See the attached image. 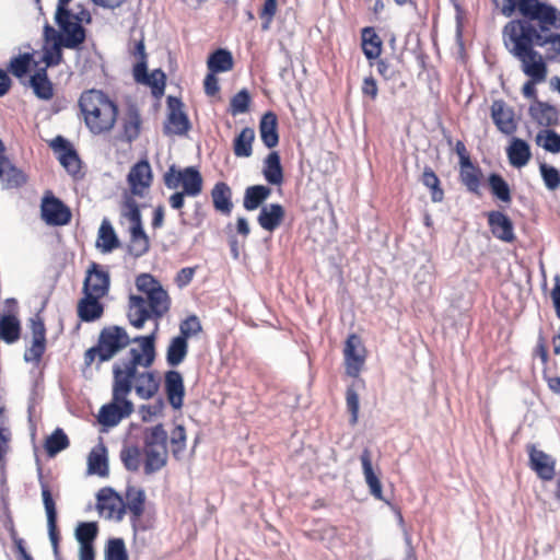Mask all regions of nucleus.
Returning a JSON list of instances; mask_svg holds the SVG:
<instances>
[{
    "label": "nucleus",
    "mask_w": 560,
    "mask_h": 560,
    "mask_svg": "<svg viewBox=\"0 0 560 560\" xmlns=\"http://www.w3.org/2000/svg\"><path fill=\"white\" fill-rule=\"evenodd\" d=\"M200 330V322L196 316H191L180 323L179 335L177 337L184 338V340L187 341L189 338L198 335Z\"/></svg>",
    "instance_id": "e2e57ef3"
},
{
    "label": "nucleus",
    "mask_w": 560,
    "mask_h": 560,
    "mask_svg": "<svg viewBox=\"0 0 560 560\" xmlns=\"http://www.w3.org/2000/svg\"><path fill=\"white\" fill-rule=\"evenodd\" d=\"M264 176L269 184L280 185L283 180V172L280 163V156L277 152L268 154L264 162Z\"/></svg>",
    "instance_id": "72a5a7b5"
},
{
    "label": "nucleus",
    "mask_w": 560,
    "mask_h": 560,
    "mask_svg": "<svg viewBox=\"0 0 560 560\" xmlns=\"http://www.w3.org/2000/svg\"><path fill=\"white\" fill-rule=\"evenodd\" d=\"M42 219L48 225H66L71 219L70 209L58 198L48 194L40 205Z\"/></svg>",
    "instance_id": "f8f14e48"
},
{
    "label": "nucleus",
    "mask_w": 560,
    "mask_h": 560,
    "mask_svg": "<svg viewBox=\"0 0 560 560\" xmlns=\"http://www.w3.org/2000/svg\"><path fill=\"white\" fill-rule=\"evenodd\" d=\"M460 177L463 184L470 190L477 191L479 187V176L476 168L471 165L467 156H462Z\"/></svg>",
    "instance_id": "de8ad7c7"
},
{
    "label": "nucleus",
    "mask_w": 560,
    "mask_h": 560,
    "mask_svg": "<svg viewBox=\"0 0 560 560\" xmlns=\"http://www.w3.org/2000/svg\"><path fill=\"white\" fill-rule=\"evenodd\" d=\"M283 215L284 210L280 205L264 206L258 215V223L264 230L272 232L281 224Z\"/></svg>",
    "instance_id": "c85d7f7f"
},
{
    "label": "nucleus",
    "mask_w": 560,
    "mask_h": 560,
    "mask_svg": "<svg viewBox=\"0 0 560 560\" xmlns=\"http://www.w3.org/2000/svg\"><path fill=\"white\" fill-rule=\"evenodd\" d=\"M98 298L84 294V298L78 304L79 317L84 322H92L101 317L103 306Z\"/></svg>",
    "instance_id": "473e14b6"
},
{
    "label": "nucleus",
    "mask_w": 560,
    "mask_h": 560,
    "mask_svg": "<svg viewBox=\"0 0 560 560\" xmlns=\"http://www.w3.org/2000/svg\"><path fill=\"white\" fill-rule=\"evenodd\" d=\"M137 289L143 293L147 304L155 316H162L170 307V299L161 283L150 273H141L136 279Z\"/></svg>",
    "instance_id": "0eeeda50"
},
{
    "label": "nucleus",
    "mask_w": 560,
    "mask_h": 560,
    "mask_svg": "<svg viewBox=\"0 0 560 560\" xmlns=\"http://www.w3.org/2000/svg\"><path fill=\"white\" fill-rule=\"evenodd\" d=\"M347 408L351 415L350 422L355 424L359 417V395L352 387H348L346 395Z\"/></svg>",
    "instance_id": "774afa93"
},
{
    "label": "nucleus",
    "mask_w": 560,
    "mask_h": 560,
    "mask_svg": "<svg viewBox=\"0 0 560 560\" xmlns=\"http://www.w3.org/2000/svg\"><path fill=\"white\" fill-rule=\"evenodd\" d=\"M141 119L137 110L130 109L124 118V136L128 141L138 138L140 133Z\"/></svg>",
    "instance_id": "8fccbe9b"
},
{
    "label": "nucleus",
    "mask_w": 560,
    "mask_h": 560,
    "mask_svg": "<svg viewBox=\"0 0 560 560\" xmlns=\"http://www.w3.org/2000/svg\"><path fill=\"white\" fill-rule=\"evenodd\" d=\"M518 11L533 20H538L542 28L560 27V12L548 4L537 0H520Z\"/></svg>",
    "instance_id": "9d476101"
},
{
    "label": "nucleus",
    "mask_w": 560,
    "mask_h": 560,
    "mask_svg": "<svg viewBox=\"0 0 560 560\" xmlns=\"http://www.w3.org/2000/svg\"><path fill=\"white\" fill-rule=\"evenodd\" d=\"M489 225L493 235L504 242H511L514 238L513 224L511 220L501 212L489 213Z\"/></svg>",
    "instance_id": "cd10ccee"
},
{
    "label": "nucleus",
    "mask_w": 560,
    "mask_h": 560,
    "mask_svg": "<svg viewBox=\"0 0 560 560\" xmlns=\"http://www.w3.org/2000/svg\"><path fill=\"white\" fill-rule=\"evenodd\" d=\"M128 396L113 388L112 401L100 409L98 422L105 427H115L122 419L128 418L135 409Z\"/></svg>",
    "instance_id": "1a4fd4ad"
},
{
    "label": "nucleus",
    "mask_w": 560,
    "mask_h": 560,
    "mask_svg": "<svg viewBox=\"0 0 560 560\" xmlns=\"http://www.w3.org/2000/svg\"><path fill=\"white\" fill-rule=\"evenodd\" d=\"M271 189L264 185L250 186L245 190L244 208L248 211L256 210L269 198Z\"/></svg>",
    "instance_id": "c9c22d12"
},
{
    "label": "nucleus",
    "mask_w": 560,
    "mask_h": 560,
    "mask_svg": "<svg viewBox=\"0 0 560 560\" xmlns=\"http://www.w3.org/2000/svg\"><path fill=\"white\" fill-rule=\"evenodd\" d=\"M97 535V525L96 523H81L78 525L75 529V538L79 544H89L93 542Z\"/></svg>",
    "instance_id": "bf43d9fd"
},
{
    "label": "nucleus",
    "mask_w": 560,
    "mask_h": 560,
    "mask_svg": "<svg viewBox=\"0 0 560 560\" xmlns=\"http://www.w3.org/2000/svg\"><path fill=\"white\" fill-rule=\"evenodd\" d=\"M69 444L67 435L57 429L50 436L47 438L45 447L50 456L56 455L60 451L65 450Z\"/></svg>",
    "instance_id": "864d4df0"
},
{
    "label": "nucleus",
    "mask_w": 560,
    "mask_h": 560,
    "mask_svg": "<svg viewBox=\"0 0 560 560\" xmlns=\"http://www.w3.org/2000/svg\"><path fill=\"white\" fill-rule=\"evenodd\" d=\"M506 152L511 165L517 168L525 166L532 156L528 143L518 138L512 139Z\"/></svg>",
    "instance_id": "c756f323"
},
{
    "label": "nucleus",
    "mask_w": 560,
    "mask_h": 560,
    "mask_svg": "<svg viewBox=\"0 0 560 560\" xmlns=\"http://www.w3.org/2000/svg\"><path fill=\"white\" fill-rule=\"evenodd\" d=\"M130 52L135 59V80L138 83L150 86L152 89V93L155 96L162 95L165 88V74L161 70H154L151 73L147 72V54L142 38L135 43V46L130 49Z\"/></svg>",
    "instance_id": "39448f33"
},
{
    "label": "nucleus",
    "mask_w": 560,
    "mask_h": 560,
    "mask_svg": "<svg viewBox=\"0 0 560 560\" xmlns=\"http://www.w3.org/2000/svg\"><path fill=\"white\" fill-rule=\"evenodd\" d=\"M188 352V342L184 338L174 337L166 349V361L171 366L179 365Z\"/></svg>",
    "instance_id": "e433bc0d"
},
{
    "label": "nucleus",
    "mask_w": 560,
    "mask_h": 560,
    "mask_svg": "<svg viewBox=\"0 0 560 560\" xmlns=\"http://www.w3.org/2000/svg\"><path fill=\"white\" fill-rule=\"evenodd\" d=\"M10 441L11 430L8 424V419L4 411L0 409V462L9 451Z\"/></svg>",
    "instance_id": "13d9d810"
},
{
    "label": "nucleus",
    "mask_w": 560,
    "mask_h": 560,
    "mask_svg": "<svg viewBox=\"0 0 560 560\" xmlns=\"http://www.w3.org/2000/svg\"><path fill=\"white\" fill-rule=\"evenodd\" d=\"M85 126L93 135H102L113 129L117 120L116 104L102 91L89 90L79 101Z\"/></svg>",
    "instance_id": "f03ea898"
},
{
    "label": "nucleus",
    "mask_w": 560,
    "mask_h": 560,
    "mask_svg": "<svg viewBox=\"0 0 560 560\" xmlns=\"http://www.w3.org/2000/svg\"><path fill=\"white\" fill-rule=\"evenodd\" d=\"M530 468L542 480H551L556 475V460L547 453L536 448L534 445L528 447Z\"/></svg>",
    "instance_id": "a211bd4d"
},
{
    "label": "nucleus",
    "mask_w": 560,
    "mask_h": 560,
    "mask_svg": "<svg viewBox=\"0 0 560 560\" xmlns=\"http://www.w3.org/2000/svg\"><path fill=\"white\" fill-rule=\"evenodd\" d=\"M43 503L47 516V528L49 539L54 549L55 555L58 551V534H57V511L56 504L51 497V493L47 487L42 488Z\"/></svg>",
    "instance_id": "4be33fe9"
},
{
    "label": "nucleus",
    "mask_w": 560,
    "mask_h": 560,
    "mask_svg": "<svg viewBox=\"0 0 560 560\" xmlns=\"http://www.w3.org/2000/svg\"><path fill=\"white\" fill-rule=\"evenodd\" d=\"M345 361L347 374L357 377L365 362V349L357 335H350L345 346Z\"/></svg>",
    "instance_id": "4468645a"
},
{
    "label": "nucleus",
    "mask_w": 560,
    "mask_h": 560,
    "mask_svg": "<svg viewBox=\"0 0 560 560\" xmlns=\"http://www.w3.org/2000/svg\"><path fill=\"white\" fill-rule=\"evenodd\" d=\"M250 97L246 90L240 91L237 94H235L230 104V110L232 115H240L247 112L249 106Z\"/></svg>",
    "instance_id": "680f3d73"
},
{
    "label": "nucleus",
    "mask_w": 560,
    "mask_h": 560,
    "mask_svg": "<svg viewBox=\"0 0 560 560\" xmlns=\"http://www.w3.org/2000/svg\"><path fill=\"white\" fill-rule=\"evenodd\" d=\"M20 337V323L11 315L0 319V338L8 343L16 341Z\"/></svg>",
    "instance_id": "49530a36"
},
{
    "label": "nucleus",
    "mask_w": 560,
    "mask_h": 560,
    "mask_svg": "<svg viewBox=\"0 0 560 560\" xmlns=\"http://www.w3.org/2000/svg\"><path fill=\"white\" fill-rule=\"evenodd\" d=\"M165 389L167 398L173 408L179 409L184 398L183 377L177 371H170L165 375Z\"/></svg>",
    "instance_id": "393cba45"
},
{
    "label": "nucleus",
    "mask_w": 560,
    "mask_h": 560,
    "mask_svg": "<svg viewBox=\"0 0 560 560\" xmlns=\"http://www.w3.org/2000/svg\"><path fill=\"white\" fill-rule=\"evenodd\" d=\"M97 247L103 253L112 252L114 248L118 246L117 235L108 220H103L96 242Z\"/></svg>",
    "instance_id": "ea45409f"
},
{
    "label": "nucleus",
    "mask_w": 560,
    "mask_h": 560,
    "mask_svg": "<svg viewBox=\"0 0 560 560\" xmlns=\"http://www.w3.org/2000/svg\"><path fill=\"white\" fill-rule=\"evenodd\" d=\"M109 287V276L106 271L93 264L84 281V294L102 299Z\"/></svg>",
    "instance_id": "6ab92c4d"
},
{
    "label": "nucleus",
    "mask_w": 560,
    "mask_h": 560,
    "mask_svg": "<svg viewBox=\"0 0 560 560\" xmlns=\"http://www.w3.org/2000/svg\"><path fill=\"white\" fill-rule=\"evenodd\" d=\"M36 61L30 54H22L11 59L9 69L11 73L18 78L24 77Z\"/></svg>",
    "instance_id": "3c124183"
},
{
    "label": "nucleus",
    "mask_w": 560,
    "mask_h": 560,
    "mask_svg": "<svg viewBox=\"0 0 560 560\" xmlns=\"http://www.w3.org/2000/svg\"><path fill=\"white\" fill-rule=\"evenodd\" d=\"M151 315L154 314L151 312L150 306L147 304L143 296L131 295L129 298L128 318L135 328H142Z\"/></svg>",
    "instance_id": "b1692460"
},
{
    "label": "nucleus",
    "mask_w": 560,
    "mask_h": 560,
    "mask_svg": "<svg viewBox=\"0 0 560 560\" xmlns=\"http://www.w3.org/2000/svg\"><path fill=\"white\" fill-rule=\"evenodd\" d=\"M61 165L67 170L68 173L75 175L80 171V160L75 152L70 149L61 152L58 156Z\"/></svg>",
    "instance_id": "69168bd1"
},
{
    "label": "nucleus",
    "mask_w": 560,
    "mask_h": 560,
    "mask_svg": "<svg viewBox=\"0 0 560 560\" xmlns=\"http://www.w3.org/2000/svg\"><path fill=\"white\" fill-rule=\"evenodd\" d=\"M144 470L152 474L163 468L167 460V433L158 424L144 431Z\"/></svg>",
    "instance_id": "20e7f679"
},
{
    "label": "nucleus",
    "mask_w": 560,
    "mask_h": 560,
    "mask_svg": "<svg viewBox=\"0 0 560 560\" xmlns=\"http://www.w3.org/2000/svg\"><path fill=\"white\" fill-rule=\"evenodd\" d=\"M255 132L252 128H244L234 140V154L237 158H248L253 152Z\"/></svg>",
    "instance_id": "a19ab883"
},
{
    "label": "nucleus",
    "mask_w": 560,
    "mask_h": 560,
    "mask_svg": "<svg viewBox=\"0 0 560 560\" xmlns=\"http://www.w3.org/2000/svg\"><path fill=\"white\" fill-rule=\"evenodd\" d=\"M422 184L431 189V199L433 202L443 200V190L440 188V180L431 168H425L421 178Z\"/></svg>",
    "instance_id": "603ef678"
},
{
    "label": "nucleus",
    "mask_w": 560,
    "mask_h": 560,
    "mask_svg": "<svg viewBox=\"0 0 560 560\" xmlns=\"http://www.w3.org/2000/svg\"><path fill=\"white\" fill-rule=\"evenodd\" d=\"M26 177L22 171L16 168L8 159L0 165V186L3 189L14 188L23 185Z\"/></svg>",
    "instance_id": "7c9ffc66"
},
{
    "label": "nucleus",
    "mask_w": 560,
    "mask_h": 560,
    "mask_svg": "<svg viewBox=\"0 0 560 560\" xmlns=\"http://www.w3.org/2000/svg\"><path fill=\"white\" fill-rule=\"evenodd\" d=\"M536 143L551 153L560 152V136L551 130H540L536 136Z\"/></svg>",
    "instance_id": "09e8293b"
},
{
    "label": "nucleus",
    "mask_w": 560,
    "mask_h": 560,
    "mask_svg": "<svg viewBox=\"0 0 560 560\" xmlns=\"http://www.w3.org/2000/svg\"><path fill=\"white\" fill-rule=\"evenodd\" d=\"M362 49L368 59H376L382 51V40L372 27L362 30Z\"/></svg>",
    "instance_id": "4c0bfd02"
},
{
    "label": "nucleus",
    "mask_w": 560,
    "mask_h": 560,
    "mask_svg": "<svg viewBox=\"0 0 560 560\" xmlns=\"http://www.w3.org/2000/svg\"><path fill=\"white\" fill-rule=\"evenodd\" d=\"M261 141L268 148H273L278 144L279 137L277 132V117L272 113H266L259 126Z\"/></svg>",
    "instance_id": "2f4dec72"
},
{
    "label": "nucleus",
    "mask_w": 560,
    "mask_h": 560,
    "mask_svg": "<svg viewBox=\"0 0 560 560\" xmlns=\"http://www.w3.org/2000/svg\"><path fill=\"white\" fill-rule=\"evenodd\" d=\"M530 116L541 126H550L557 120V112L553 107L537 103L529 108Z\"/></svg>",
    "instance_id": "a18cd8bd"
},
{
    "label": "nucleus",
    "mask_w": 560,
    "mask_h": 560,
    "mask_svg": "<svg viewBox=\"0 0 560 560\" xmlns=\"http://www.w3.org/2000/svg\"><path fill=\"white\" fill-rule=\"evenodd\" d=\"M130 342L124 328L114 326L103 329L98 340V359L104 362L112 359Z\"/></svg>",
    "instance_id": "9b49d317"
},
{
    "label": "nucleus",
    "mask_w": 560,
    "mask_h": 560,
    "mask_svg": "<svg viewBox=\"0 0 560 560\" xmlns=\"http://www.w3.org/2000/svg\"><path fill=\"white\" fill-rule=\"evenodd\" d=\"M491 116L498 129L505 133L511 135L516 129L513 112L505 106L502 101H494L491 106Z\"/></svg>",
    "instance_id": "5701e85b"
},
{
    "label": "nucleus",
    "mask_w": 560,
    "mask_h": 560,
    "mask_svg": "<svg viewBox=\"0 0 560 560\" xmlns=\"http://www.w3.org/2000/svg\"><path fill=\"white\" fill-rule=\"evenodd\" d=\"M120 458L128 470L136 471L141 466V452L137 446H126L121 450Z\"/></svg>",
    "instance_id": "5fc2aeb1"
},
{
    "label": "nucleus",
    "mask_w": 560,
    "mask_h": 560,
    "mask_svg": "<svg viewBox=\"0 0 560 560\" xmlns=\"http://www.w3.org/2000/svg\"><path fill=\"white\" fill-rule=\"evenodd\" d=\"M168 115L164 126V131L167 135H184L189 128L190 124L187 115L183 110L182 102L176 97H168L167 100Z\"/></svg>",
    "instance_id": "2eb2a0df"
},
{
    "label": "nucleus",
    "mask_w": 560,
    "mask_h": 560,
    "mask_svg": "<svg viewBox=\"0 0 560 560\" xmlns=\"http://www.w3.org/2000/svg\"><path fill=\"white\" fill-rule=\"evenodd\" d=\"M489 184L493 195H495L500 200L504 202L511 200L510 188L501 176L492 174L489 177Z\"/></svg>",
    "instance_id": "4d7b16f0"
},
{
    "label": "nucleus",
    "mask_w": 560,
    "mask_h": 560,
    "mask_svg": "<svg viewBox=\"0 0 560 560\" xmlns=\"http://www.w3.org/2000/svg\"><path fill=\"white\" fill-rule=\"evenodd\" d=\"M128 184L132 196L143 197L152 182L151 166L147 161L135 164L128 174Z\"/></svg>",
    "instance_id": "dca6fc26"
},
{
    "label": "nucleus",
    "mask_w": 560,
    "mask_h": 560,
    "mask_svg": "<svg viewBox=\"0 0 560 560\" xmlns=\"http://www.w3.org/2000/svg\"><path fill=\"white\" fill-rule=\"evenodd\" d=\"M130 234L129 250L136 256L140 257L144 255L150 247L149 237L145 234L142 224L127 229Z\"/></svg>",
    "instance_id": "f704fd0d"
},
{
    "label": "nucleus",
    "mask_w": 560,
    "mask_h": 560,
    "mask_svg": "<svg viewBox=\"0 0 560 560\" xmlns=\"http://www.w3.org/2000/svg\"><path fill=\"white\" fill-rule=\"evenodd\" d=\"M97 510L106 520L120 521L125 514V502L110 488H103L97 493Z\"/></svg>",
    "instance_id": "ddd939ff"
},
{
    "label": "nucleus",
    "mask_w": 560,
    "mask_h": 560,
    "mask_svg": "<svg viewBox=\"0 0 560 560\" xmlns=\"http://www.w3.org/2000/svg\"><path fill=\"white\" fill-rule=\"evenodd\" d=\"M145 494L141 488L128 487L126 491L125 511L128 510L135 518L143 513Z\"/></svg>",
    "instance_id": "58836bf2"
},
{
    "label": "nucleus",
    "mask_w": 560,
    "mask_h": 560,
    "mask_svg": "<svg viewBox=\"0 0 560 560\" xmlns=\"http://www.w3.org/2000/svg\"><path fill=\"white\" fill-rule=\"evenodd\" d=\"M132 342L138 346L113 366V388L127 395L133 389L139 398L149 400L160 387L159 377L150 369L155 359V332L136 337Z\"/></svg>",
    "instance_id": "f257e3e1"
},
{
    "label": "nucleus",
    "mask_w": 560,
    "mask_h": 560,
    "mask_svg": "<svg viewBox=\"0 0 560 560\" xmlns=\"http://www.w3.org/2000/svg\"><path fill=\"white\" fill-rule=\"evenodd\" d=\"M535 30L527 23L512 21L503 30V42L506 49L515 57L532 49Z\"/></svg>",
    "instance_id": "6e6552de"
},
{
    "label": "nucleus",
    "mask_w": 560,
    "mask_h": 560,
    "mask_svg": "<svg viewBox=\"0 0 560 560\" xmlns=\"http://www.w3.org/2000/svg\"><path fill=\"white\" fill-rule=\"evenodd\" d=\"M89 475L105 477L108 474L107 450L103 443L95 445L88 456Z\"/></svg>",
    "instance_id": "a878e982"
},
{
    "label": "nucleus",
    "mask_w": 560,
    "mask_h": 560,
    "mask_svg": "<svg viewBox=\"0 0 560 560\" xmlns=\"http://www.w3.org/2000/svg\"><path fill=\"white\" fill-rule=\"evenodd\" d=\"M32 345L26 349L24 359L26 362H37L45 351V326L39 319L31 320Z\"/></svg>",
    "instance_id": "aec40b11"
},
{
    "label": "nucleus",
    "mask_w": 560,
    "mask_h": 560,
    "mask_svg": "<svg viewBox=\"0 0 560 560\" xmlns=\"http://www.w3.org/2000/svg\"><path fill=\"white\" fill-rule=\"evenodd\" d=\"M70 1L58 0L55 19L61 30L60 40L62 45L68 48H74L84 40L85 33L82 24L89 23L91 16L89 11L81 5L68 9Z\"/></svg>",
    "instance_id": "7ed1b4c3"
},
{
    "label": "nucleus",
    "mask_w": 560,
    "mask_h": 560,
    "mask_svg": "<svg viewBox=\"0 0 560 560\" xmlns=\"http://www.w3.org/2000/svg\"><path fill=\"white\" fill-rule=\"evenodd\" d=\"M522 63L523 72L534 80L542 82L547 77V66L542 56L533 48L516 57Z\"/></svg>",
    "instance_id": "f3484780"
},
{
    "label": "nucleus",
    "mask_w": 560,
    "mask_h": 560,
    "mask_svg": "<svg viewBox=\"0 0 560 560\" xmlns=\"http://www.w3.org/2000/svg\"><path fill=\"white\" fill-rule=\"evenodd\" d=\"M172 452L176 458H180L186 447V433L182 425L176 427L171 436Z\"/></svg>",
    "instance_id": "0e129e2a"
},
{
    "label": "nucleus",
    "mask_w": 560,
    "mask_h": 560,
    "mask_svg": "<svg viewBox=\"0 0 560 560\" xmlns=\"http://www.w3.org/2000/svg\"><path fill=\"white\" fill-rule=\"evenodd\" d=\"M163 407L164 404L162 401H156L151 405H141L138 412L142 421L151 422L162 416Z\"/></svg>",
    "instance_id": "338daca9"
},
{
    "label": "nucleus",
    "mask_w": 560,
    "mask_h": 560,
    "mask_svg": "<svg viewBox=\"0 0 560 560\" xmlns=\"http://www.w3.org/2000/svg\"><path fill=\"white\" fill-rule=\"evenodd\" d=\"M119 222L126 229L142 224L141 213L138 203L131 195L126 194L120 206Z\"/></svg>",
    "instance_id": "bb28decb"
},
{
    "label": "nucleus",
    "mask_w": 560,
    "mask_h": 560,
    "mask_svg": "<svg viewBox=\"0 0 560 560\" xmlns=\"http://www.w3.org/2000/svg\"><path fill=\"white\" fill-rule=\"evenodd\" d=\"M208 68L211 72H226L233 67V58L230 51L218 49L208 59Z\"/></svg>",
    "instance_id": "37998d69"
},
{
    "label": "nucleus",
    "mask_w": 560,
    "mask_h": 560,
    "mask_svg": "<svg viewBox=\"0 0 560 560\" xmlns=\"http://www.w3.org/2000/svg\"><path fill=\"white\" fill-rule=\"evenodd\" d=\"M30 83L38 97L48 100L52 96L51 83L47 79L45 69H40L35 74H33L31 77Z\"/></svg>",
    "instance_id": "c03bdc74"
},
{
    "label": "nucleus",
    "mask_w": 560,
    "mask_h": 560,
    "mask_svg": "<svg viewBox=\"0 0 560 560\" xmlns=\"http://www.w3.org/2000/svg\"><path fill=\"white\" fill-rule=\"evenodd\" d=\"M214 208L223 213H230L232 209L231 189L224 183H218L212 189Z\"/></svg>",
    "instance_id": "79ce46f5"
},
{
    "label": "nucleus",
    "mask_w": 560,
    "mask_h": 560,
    "mask_svg": "<svg viewBox=\"0 0 560 560\" xmlns=\"http://www.w3.org/2000/svg\"><path fill=\"white\" fill-rule=\"evenodd\" d=\"M105 560H128L126 546L122 539H110L105 549Z\"/></svg>",
    "instance_id": "6e6d98bb"
},
{
    "label": "nucleus",
    "mask_w": 560,
    "mask_h": 560,
    "mask_svg": "<svg viewBox=\"0 0 560 560\" xmlns=\"http://www.w3.org/2000/svg\"><path fill=\"white\" fill-rule=\"evenodd\" d=\"M362 465V474L365 483L369 487L370 493L377 500L385 501L383 498L382 483L380 480L378 472L374 469L372 464L371 454L368 450H364L360 456Z\"/></svg>",
    "instance_id": "412c9836"
},
{
    "label": "nucleus",
    "mask_w": 560,
    "mask_h": 560,
    "mask_svg": "<svg viewBox=\"0 0 560 560\" xmlns=\"http://www.w3.org/2000/svg\"><path fill=\"white\" fill-rule=\"evenodd\" d=\"M202 176L192 166L177 168L172 165L164 174V184L168 189L182 188L187 197H197L202 191Z\"/></svg>",
    "instance_id": "423d86ee"
},
{
    "label": "nucleus",
    "mask_w": 560,
    "mask_h": 560,
    "mask_svg": "<svg viewBox=\"0 0 560 560\" xmlns=\"http://www.w3.org/2000/svg\"><path fill=\"white\" fill-rule=\"evenodd\" d=\"M539 170L546 187L550 190L557 189L560 185V174L558 170L546 163H541Z\"/></svg>",
    "instance_id": "052dcab7"
}]
</instances>
